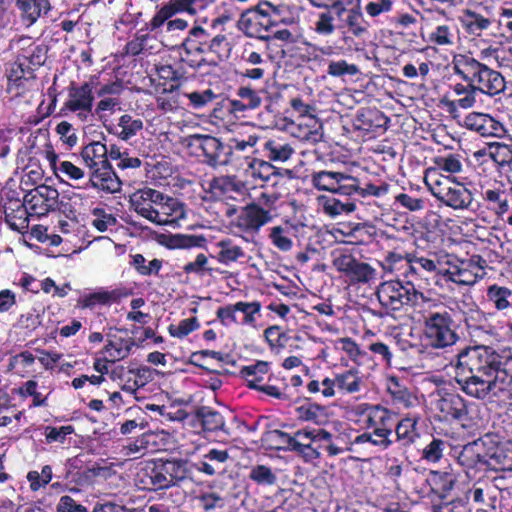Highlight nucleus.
I'll return each instance as SVG.
<instances>
[{"mask_svg":"<svg viewBox=\"0 0 512 512\" xmlns=\"http://www.w3.org/2000/svg\"><path fill=\"white\" fill-rule=\"evenodd\" d=\"M450 66L453 74L463 81L449 85L450 92L456 97L448 102L450 111L470 109L475 106L479 94L493 98L506 89L505 77L476 59L471 52L453 54Z\"/></svg>","mask_w":512,"mask_h":512,"instance_id":"obj_1","label":"nucleus"},{"mask_svg":"<svg viewBox=\"0 0 512 512\" xmlns=\"http://www.w3.org/2000/svg\"><path fill=\"white\" fill-rule=\"evenodd\" d=\"M474 352V346H466L455 355L456 376L455 381L460 389L468 396L496 404L499 408L512 410L511 383L500 382V372H492L491 377L485 378L472 370L468 365Z\"/></svg>","mask_w":512,"mask_h":512,"instance_id":"obj_2","label":"nucleus"},{"mask_svg":"<svg viewBox=\"0 0 512 512\" xmlns=\"http://www.w3.org/2000/svg\"><path fill=\"white\" fill-rule=\"evenodd\" d=\"M297 22L294 8L283 2L261 0L240 15L238 28L247 36L269 40L270 32L278 26H290Z\"/></svg>","mask_w":512,"mask_h":512,"instance_id":"obj_3","label":"nucleus"},{"mask_svg":"<svg viewBox=\"0 0 512 512\" xmlns=\"http://www.w3.org/2000/svg\"><path fill=\"white\" fill-rule=\"evenodd\" d=\"M191 479L189 462L183 459H155L144 463L135 476L140 490L159 491Z\"/></svg>","mask_w":512,"mask_h":512,"instance_id":"obj_4","label":"nucleus"},{"mask_svg":"<svg viewBox=\"0 0 512 512\" xmlns=\"http://www.w3.org/2000/svg\"><path fill=\"white\" fill-rule=\"evenodd\" d=\"M183 51L181 61L194 70L206 66H216V61H209L204 54L213 53L220 57L229 51V42L225 34H211L200 25L193 26L178 47Z\"/></svg>","mask_w":512,"mask_h":512,"instance_id":"obj_5","label":"nucleus"},{"mask_svg":"<svg viewBox=\"0 0 512 512\" xmlns=\"http://www.w3.org/2000/svg\"><path fill=\"white\" fill-rule=\"evenodd\" d=\"M458 329L459 324L447 309L428 311L422 317V346L446 351L460 341Z\"/></svg>","mask_w":512,"mask_h":512,"instance_id":"obj_6","label":"nucleus"},{"mask_svg":"<svg viewBox=\"0 0 512 512\" xmlns=\"http://www.w3.org/2000/svg\"><path fill=\"white\" fill-rule=\"evenodd\" d=\"M239 377L248 389L260 392L269 398L290 401L289 385L284 377H278L271 371V362L256 360L239 370Z\"/></svg>","mask_w":512,"mask_h":512,"instance_id":"obj_7","label":"nucleus"},{"mask_svg":"<svg viewBox=\"0 0 512 512\" xmlns=\"http://www.w3.org/2000/svg\"><path fill=\"white\" fill-rule=\"evenodd\" d=\"M277 200V195L262 192L258 201H252L240 207L238 215L232 221L233 227L243 235L251 237L258 235L262 227L273 222L277 216L275 208Z\"/></svg>","mask_w":512,"mask_h":512,"instance_id":"obj_8","label":"nucleus"},{"mask_svg":"<svg viewBox=\"0 0 512 512\" xmlns=\"http://www.w3.org/2000/svg\"><path fill=\"white\" fill-rule=\"evenodd\" d=\"M468 365L476 373L485 378L491 377L492 372H500V382L512 383V349H494L490 346L475 345Z\"/></svg>","mask_w":512,"mask_h":512,"instance_id":"obj_9","label":"nucleus"},{"mask_svg":"<svg viewBox=\"0 0 512 512\" xmlns=\"http://www.w3.org/2000/svg\"><path fill=\"white\" fill-rule=\"evenodd\" d=\"M333 267L350 285H366L377 277V271L349 248H335L330 253Z\"/></svg>","mask_w":512,"mask_h":512,"instance_id":"obj_10","label":"nucleus"},{"mask_svg":"<svg viewBox=\"0 0 512 512\" xmlns=\"http://www.w3.org/2000/svg\"><path fill=\"white\" fill-rule=\"evenodd\" d=\"M311 5L317 8L334 9L336 16L342 19L339 28H344L356 38H363L368 34L369 22L362 13L361 0H309Z\"/></svg>","mask_w":512,"mask_h":512,"instance_id":"obj_11","label":"nucleus"},{"mask_svg":"<svg viewBox=\"0 0 512 512\" xmlns=\"http://www.w3.org/2000/svg\"><path fill=\"white\" fill-rule=\"evenodd\" d=\"M376 296L383 308L390 311H400L405 306L416 307L421 301H425L423 292L411 290L401 278L382 282Z\"/></svg>","mask_w":512,"mask_h":512,"instance_id":"obj_12","label":"nucleus"},{"mask_svg":"<svg viewBox=\"0 0 512 512\" xmlns=\"http://www.w3.org/2000/svg\"><path fill=\"white\" fill-rule=\"evenodd\" d=\"M354 422L374 435L392 438L395 413L381 404L359 403L352 409Z\"/></svg>","mask_w":512,"mask_h":512,"instance_id":"obj_13","label":"nucleus"},{"mask_svg":"<svg viewBox=\"0 0 512 512\" xmlns=\"http://www.w3.org/2000/svg\"><path fill=\"white\" fill-rule=\"evenodd\" d=\"M189 153L212 168L227 166L225 143L209 134H192L186 138Z\"/></svg>","mask_w":512,"mask_h":512,"instance_id":"obj_14","label":"nucleus"},{"mask_svg":"<svg viewBox=\"0 0 512 512\" xmlns=\"http://www.w3.org/2000/svg\"><path fill=\"white\" fill-rule=\"evenodd\" d=\"M432 195L447 207L454 210H470L473 204V193L465 184L456 181V178L443 176L429 184Z\"/></svg>","mask_w":512,"mask_h":512,"instance_id":"obj_15","label":"nucleus"},{"mask_svg":"<svg viewBox=\"0 0 512 512\" xmlns=\"http://www.w3.org/2000/svg\"><path fill=\"white\" fill-rule=\"evenodd\" d=\"M381 265L387 272H397V277L409 285L411 290L422 292L421 290L429 285L428 277L409 253L403 256L394 251L388 252Z\"/></svg>","mask_w":512,"mask_h":512,"instance_id":"obj_16","label":"nucleus"},{"mask_svg":"<svg viewBox=\"0 0 512 512\" xmlns=\"http://www.w3.org/2000/svg\"><path fill=\"white\" fill-rule=\"evenodd\" d=\"M68 97L64 102L62 111H70L77 113V117L82 121L86 122L93 117V83L84 82L77 84L72 81L68 88Z\"/></svg>","mask_w":512,"mask_h":512,"instance_id":"obj_17","label":"nucleus"},{"mask_svg":"<svg viewBox=\"0 0 512 512\" xmlns=\"http://www.w3.org/2000/svg\"><path fill=\"white\" fill-rule=\"evenodd\" d=\"M47 49L39 44L32 43L22 48L12 66L9 80L19 81L34 77V71L42 66L47 58Z\"/></svg>","mask_w":512,"mask_h":512,"instance_id":"obj_18","label":"nucleus"},{"mask_svg":"<svg viewBox=\"0 0 512 512\" xmlns=\"http://www.w3.org/2000/svg\"><path fill=\"white\" fill-rule=\"evenodd\" d=\"M480 195L486 208L498 218H502L509 212L512 187H509L504 181L494 180L485 186H481Z\"/></svg>","mask_w":512,"mask_h":512,"instance_id":"obj_19","label":"nucleus"},{"mask_svg":"<svg viewBox=\"0 0 512 512\" xmlns=\"http://www.w3.org/2000/svg\"><path fill=\"white\" fill-rule=\"evenodd\" d=\"M25 203L31 215L46 216L58 208L59 192L51 186L39 185L25 194Z\"/></svg>","mask_w":512,"mask_h":512,"instance_id":"obj_20","label":"nucleus"},{"mask_svg":"<svg viewBox=\"0 0 512 512\" xmlns=\"http://www.w3.org/2000/svg\"><path fill=\"white\" fill-rule=\"evenodd\" d=\"M409 381L395 374L386 378V392L393 406L398 409H411L419 405L418 396L409 388Z\"/></svg>","mask_w":512,"mask_h":512,"instance_id":"obj_21","label":"nucleus"},{"mask_svg":"<svg viewBox=\"0 0 512 512\" xmlns=\"http://www.w3.org/2000/svg\"><path fill=\"white\" fill-rule=\"evenodd\" d=\"M488 439L486 435L482 440L484 452L480 451L481 444L478 441L470 442L464 445L456 456L457 463L468 473L470 470L490 469L488 459Z\"/></svg>","mask_w":512,"mask_h":512,"instance_id":"obj_22","label":"nucleus"},{"mask_svg":"<svg viewBox=\"0 0 512 512\" xmlns=\"http://www.w3.org/2000/svg\"><path fill=\"white\" fill-rule=\"evenodd\" d=\"M465 127L482 137L503 138L508 130L504 123L487 113L471 112L464 118Z\"/></svg>","mask_w":512,"mask_h":512,"instance_id":"obj_23","label":"nucleus"},{"mask_svg":"<svg viewBox=\"0 0 512 512\" xmlns=\"http://www.w3.org/2000/svg\"><path fill=\"white\" fill-rule=\"evenodd\" d=\"M260 140L257 134L239 135L229 139L225 143V153L227 165H239L241 160L247 163L252 159L251 155L255 152V146Z\"/></svg>","mask_w":512,"mask_h":512,"instance_id":"obj_24","label":"nucleus"},{"mask_svg":"<svg viewBox=\"0 0 512 512\" xmlns=\"http://www.w3.org/2000/svg\"><path fill=\"white\" fill-rule=\"evenodd\" d=\"M350 174L334 171H318L311 174L312 185L320 191L348 196Z\"/></svg>","mask_w":512,"mask_h":512,"instance_id":"obj_25","label":"nucleus"},{"mask_svg":"<svg viewBox=\"0 0 512 512\" xmlns=\"http://www.w3.org/2000/svg\"><path fill=\"white\" fill-rule=\"evenodd\" d=\"M348 196H357L365 199L368 197H382L388 194L391 185L381 179L375 181L368 176L356 177L350 175Z\"/></svg>","mask_w":512,"mask_h":512,"instance_id":"obj_26","label":"nucleus"},{"mask_svg":"<svg viewBox=\"0 0 512 512\" xmlns=\"http://www.w3.org/2000/svg\"><path fill=\"white\" fill-rule=\"evenodd\" d=\"M244 190L245 184L236 176L221 175L209 181L207 192L213 200H225L234 198V193L242 194Z\"/></svg>","mask_w":512,"mask_h":512,"instance_id":"obj_27","label":"nucleus"},{"mask_svg":"<svg viewBox=\"0 0 512 512\" xmlns=\"http://www.w3.org/2000/svg\"><path fill=\"white\" fill-rule=\"evenodd\" d=\"M89 183L93 188L111 194L119 192L122 186L120 178L110 163L89 170Z\"/></svg>","mask_w":512,"mask_h":512,"instance_id":"obj_28","label":"nucleus"},{"mask_svg":"<svg viewBox=\"0 0 512 512\" xmlns=\"http://www.w3.org/2000/svg\"><path fill=\"white\" fill-rule=\"evenodd\" d=\"M439 419L442 421L462 420L467 414L466 401L459 394L446 393L437 402Z\"/></svg>","mask_w":512,"mask_h":512,"instance_id":"obj_29","label":"nucleus"},{"mask_svg":"<svg viewBox=\"0 0 512 512\" xmlns=\"http://www.w3.org/2000/svg\"><path fill=\"white\" fill-rule=\"evenodd\" d=\"M490 469L512 472V440L488 442Z\"/></svg>","mask_w":512,"mask_h":512,"instance_id":"obj_30","label":"nucleus"},{"mask_svg":"<svg viewBox=\"0 0 512 512\" xmlns=\"http://www.w3.org/2000/svg\"><path fill=\"white\" fill-rule=\"evenodd\" d=\"M421 416L416 413H408L401 418L396 424L394 423L393 432L396 434V441L403 447H410L415 444L420 437L418 423Z\"/></svg>","mask_w":512,"mask_h":512,"instance_id":"obj_31","label":"nucleus"},{"mask_svg":"<svg viewBox=\"0 0 512 512\" xmlns=\"http://www.w3.org/2000/svg\"><path fill=\"white\" fill-rule=\"evenodd\" d=\"M15 4L20 11L22 21L28 26L33 25L40 17L46 16L52 10L50 0H16Z\"/></svg>","mask_w":512,"mask_h":512,"instance_id":"obj_32","label":"nucleus"},{"mask_svg":"<svg viewBox=\"0 0 512 512\" xmlns=\"http://www.w3.org/2000/svg\"><path fill=\"white\" fill-rule=\"evenodd\" d=\"M485 301L487 305L496 312H502L512 309V289L497 283L491 284L486 288Z\"/></svg>","mask_w":512,"mask_h":512,"instance_id":"obj_33","label":"nucleus"},{"mask_svg":"<svg viewBox=\"0 0 512 512\" xmlns=\"http://www.w3.org/2000/svg\"><path fill=\"white\" fill-rule=\"evenodd\" d=\"M159 435L154 432H144L135 440L128 442L123 446L126 456L139 455L143 456L147 453H153L160 450L158 441Z\"/></svg>","mask_w":512,"mask_h":512,"instance_id":"obj_34","label":"nucleus"},{"mask_svg":"<svg viewBox=\"0 0 512 512\" xmlns=\"http://www.w3.org/2000/svg\"><path fill=\"white\" fill-rule=\"evenodd\" d=\"M458 19L464 31L472 36H481L492 25L489 17L471 9H465Z\"/></svg>","mask_w":512,"mask_h":512,"instance_id":"obj_35","label":"nucleus"},{"mask_svg":"<svg viewBox=\"0 0 512 512\" xmlns=\"http://www.w3.org/2000/svg\"><path fill=\"white\" fill-rule=\"evenodd\" d=\"M338 394L348 395L361 391L364 379L363 374L356 368L335 373Z\"/></svg>","mask_w":512,"mask_h":512,"instance_id":"obj_36","label":"nucleus"},{"mask_svg":"<svg viewBox=\"0 0 512 512\" xmlns=\"http://www.w3.org/2000/svg\"><path fill=\"white\" fill-rule=\"evenodd\" d=\"M194 418L205 432L225 430V420L223 415L209 406L198 407L194 412Z\"/></svg>","mask_w":512,"mask_h":512,"instance_id":"obj_37","label":"nucleus"},{"mask_svg":"<svg viewBox=\"0 0 512 512\" xmlns=\"http://www.w3.org/2000/svg\"><path fill=\"white\" fill-rule=\"evenodd\" d=\"M182 204L175 198L168 196L163 203L154 210L153 222L157 225H167L183 216Z\"/></svg>","mask_w":512,"mask_h":512,"instance_id":"obj_38","label":"nucleus"},{"mask_svg":"<svg viewBox=\"0 0 512 512\" xmlns=\"http://www.w3.org/2000/svg\"><path fill=\"white\" fill-rule=\"evenodd\" d=\"M81 157L85 166L92 170L100 165H108V148L100 141H92L82 148Z\"/></svg>","mask_w":512,"mask_h":512,"instance_id":"obj_39","label":"nucleus"},{"mask_svg":"<svg viewBox=\"0 0 512 512\" xmlns=\"http://www.w3.org/2000/svg\"><path fill=\"white\" fill-rule=\"evenodd\" d=\"M263 152L269 161L286 162L294 153L293 146L283 138H270L263 144Z\"/></svg>","mask_w":512,"mask_h":512,"instance_id":"obj_40","label":"nucleus"},{"mask_svg":"<svg viewBox=\"0 0 512 512\" xmlns=\"http://www.w3.org/2000/svg\"><path fill=\"white\" fill-rule=\"evenodd\" d=\"M261 443L266 450L291 452L292 434L269 427L262 434Z\"/></svg>","mask_w":512,"mask_h":512,"instance_id":"obj_41","label":"nucleus"},{"mask_svg":"<svg viewBox=\"0 0 512 512\" xmlns=\"http://www.w3.org/2000/svg\"><path fill=\"white\" fill-rule=\"evenodd\" d=\"M485 149L496 165V170L508 168L512 172V144L504 142H490Z\"/></svg>","mask_w":512,"mask_h":512,"instance_id":"obj_42","label":"nucleus"},{"mask_svg":"<svg viewBox=\"0 0 512 512\" xmlns=\"http://www.w3.org/2000/svg\"><path fill=\"white\" fill-rule=\"evenodd\" d=\"M295 414L299 421L311 422L315 425L324 424L327 417L324 406L310 402L308 399L295 408Z\"/></svg>","mask_w":512,"mask_h":512,"instance_id":"obj_43","label":"nucleus"},{"mask_svg":"<svg viewBox=\"0 0 512 512\" xmlns=\"http://www.w3.org/2000/svg\"><path fill=\"white\" fill-rule=\"evenodd\" d=\"M429 482L432 491L441 499H445L454 489L457 477L452 472L431 471Z\"/></svg>","mask_w":512,"mask_h":512,"instance_id":"obj_44","label":"nucleus"},{"mask_svg":"<svg viewBox=\"0 0 512 512\" xmlns=\"http://www.w3.org/2000/svg\"><path fill=\"white\" fill-rule=\"evenodd\" d=\"M465 499H471L479 507H491L497 504V496L487 483L475 482L466 492Z\"/></svg>","mask_w":512,"mask_h":512,"instance_id":"obj_45","label":"nucleus"},{"mask_svg":"<svg viewBox=\"0 0 512 512\" xmlns=\"http://www.w3.org/2000/svg\"><path fill=\"white\" fill-rule=\"evenodd\" d=\"M416 263L421 267L423 273L430 280L437 275H443L445 270L442 269L441 261L438 253L428 252L426 254L420 252L409 253Z\"/></svg>","mask_w":512,"mask_h":512,"instance_id":"obj_46","label":"nucleus"},{"mask_svg":"<svg viewBox=\"0 0 512 512\" xmlns=\"http://www.w3.org/2000/svg\"><path fill=\"white\" fill-rule=\"evenodd\" d=\"M456 28L452 25H437L429 32L426 42L431 47H450L456 43Z\"/></svg>","mask_w":512,"mask_h":512,"instance_id":"obj_47","label":"nucleus"},{"mask_svg":"<svg viewBox=\"0 0 512 512\" xmlns=\"http://www.w3.org/2000/svg\"><path fill=\"white\" fill-rule=\"evenodd\" d=\"M444 277L448 281L465 286H473L481 280V275L477 274L471 267L464 266V261H461L460 265L453 267V269L445 270Z\"/></svg>","mask_w":512,"mask_h":512,"instance_id":"obj_48","label":"nucleus"},{"mask_svg":"<svg viewBox=\"0 0 512 512\" xmlns=\"http://www.w3.org/2000/svg\"><path fill=\"white\" fill-rule=\"evenodd\" d=\"M318 202L323 212L330 217L349 214L356 210L355 202L350 200L343 202L335 197L322 195L318 197Z\"/></svg>","mask_w":512,"mask_h":512,"instance_id":"obj_49","label":"nucleus"},{"mask_svg":"<svg viewBox=\"0 0 512 512\" xmlns=\"http://www.w3.org/2000/svg\"><path fill=\"white\" fill-rule=\"evenodd\" d=\"M134 345L135 341L133 338L118 337L114 340H109L108 343L104 346L103 350L99 352V354H106L114 362H116L126 358L130 354Z\"/></svg>","mask_w":512,"mask_h":512,"instance_id":"obj_50","label":"nucleus"},{"mask_svg":"<svg viewBox=\"0 0 512 512\" xmlns=\"http://www.w3.org/2000/svg\"><path fill=\"white\" fill-rule=\"evenodd\" d=\"M129 265L142 277L158 276L163 267V260L154 258L146 264V258L140 253L130 254Z\"/></svg>","mask_w":512,"mask_h":512,"instance_id":"obj_51","label":"nucleus"},{"mask_svg":"<svg viewBox=\"0 0 512 512\" xmlns=\"http://www.w3.org/2000/svg\"><path fill=\"white\" fill-rule=\"evenodd\" d=\"M265 342L272 353H281L288 345L291 337L285 332L281 326L272 325L263 331Z\"/></svg>","mask_w":512,"mask_h":512,"instance_id":"obj_52","label":"nucleus"},{"mask_svg":"<svg viewBox=\"0 0 512 512\" xmlns=\"http://www.w3.org/2000/svg\"><path fill=\"white\" fill-rule=\"evenodd\" d=\"M289 224L290 221L287 220L286 226L276 225L269 229L268 239L275 248L282 252H288L293 247Z\"/></svg>","mask_w":512,"mask_h":512,"instance_id":"obj_53","label":"nucleus"},{"mask_svg":"<svg viewBox=\"0 0 512 512\" xmlns=\"http://www.w3.org/2000/svg\"><path fill=\"white\" fill-rule=\"evenodd\" d=\"M179 88L180 84H170L168 88H164L156 97V105L159 111L162 113H170L178 110L180 102L177 90Z\"/></svg>","mask_w":512,"mask_h":512,"instance_id":"obj_54","label":"nucleus"},{"mask_svg":"<svg viewBox=\"0 0 512 512\" xmlns=\"http://www.w3.org/2000/svg\"><path fill=\"white\" fill-rule=\"evenodd\" d=\"M29 216L31 211L27 207L16 209L15 211H4V221L8 227L20 234H25L29 228Z\"/></svg>","mask_w":512,"mask_h":512,"instance_id":"obj_55","label":"nucleus"},{"mask_svg":"<svg viewBox=\"0 0 512 512\" xmlns=\"http://www.w3.org/2000/svg\"><path fill=\"white\" fill-rule=\"evenodd\" d=\"M449 447L450 443L447 440L432 437L431 441L421 450V459L431 464L439 463Z\"/></svg>","mask_w":512,"mask_h":512,"instance_id":"obj_56","label":"nucleus"},{"mask_svg":"<svg viewBox=\"0 0 512 512\" xmlns=\"http://www.w3.org/2000/svg\"><path fill=\"white\" fill-rule=\"evenodd\" d=\"M248 167L251 169L254 178H258L265 183L273 181L280 175L278 169L271 164V161L252 158L248 162Z\"/></svg>","mask_w":512,"mask_h":512,"instance_id":"obj_57","label":"nucleus"},{"mask_svg":"<svg viewBox=\"0 0 512 512\" xmlns=\"http://www.w3.org/2000/svg\"><path fill=\"white\" fill-rule=\"evenodd\" d=\"M219 252L217 254V260L225 265L231 262H236L238 259L245 256V252L241 246L233 243L229 238L222 239L217 242Z\"/></svg>","mask_w":512,"mask_h":512,"instance_id":"obj_58","label":"nucleus"},{"mask_svg":"<svg viewBox=\"0 0 512 512\" xmlns=\"http://www.w3.org/2000/svg\"><path fill=\"white\" fill-rule=\"evenodd\" d=\"M394 443L390 437L383 435H374V431L366 430L365 432L357 435L352 441L353 445H369L376 448L378 451L389 449Z\"/></svg>","mask_w":512,"mask_h":512,"instance_id":"obj_59","label":"nucleus"},{"mask_svg":"<svg viewBox=\"0 0 512 512\" xmlns=\"http://www.w3.org/2000/svg\"><path fill=\"white\" fill-rule=\"evenodd\" d=\"M433 163L435 169L450 175L459 174L463 171L462 156L457 153L436 156Z\"/></svg>","mask_w":512,"mask_h":512,"instance_id":"obj_60","label":"nucleus"},{"mask_svg":"<svg viewBox=\"0 0 512 512\" xmlns=\"http://www.w3.org/2000/svg\"><path fill=\"white\" fill-rule=\"evenodd\" d=\"M327 74L331 77L342 78L355 77L360 73L358 65L348 63L345 59L327 61Z\"/></svg>","mask_w":512,"mask_h":512,"instance_id":"obj_61","label":"nucleus"},{"mask_svg":"<svg viewBox=\"0 0 512 512\" xmlns=\"http://www.w3.org/2000/svg\"><path fill=\"white\" fill-rule=\"evenodd\" d=\"M130 203L133 210L144 217L145 219L153 222L154 206L148 201V195L145 189H139L130 196Z\"/></svg>","mask_w":512,"mask_h":512,"instance_id":"obj_62","label":"nucleus"},{"mask_svg":"<svg viewBox=\"0 0 512 512\" xmlns=\"http://www.w3.org/2000/svg\"><path fill=\"white\" fill-rule=\"evenodd\" d=\"M248 477L259 486H273L277 483V476L272 468L264 464L252 466Z\"/></svg>","mask_w":512,"mask_h":512,"instance_id":"obj_63","label":"nucleus"},{"mask_svg":"<svg viewBox=\"0 0 512 512\" xmlns=\"http://www.w3.org/2000/svg\"><path fill=\"white\" fill-rule=\"evenodd\" d=\"M189 101L188 106L201 110L212 104L218 95L210 88L201 91L186 92L183 94Z\"/></svg>","mask_w":512,"mask_h":512,"instance_id":"obj_64","label":"nucleus"}]
</instances>
